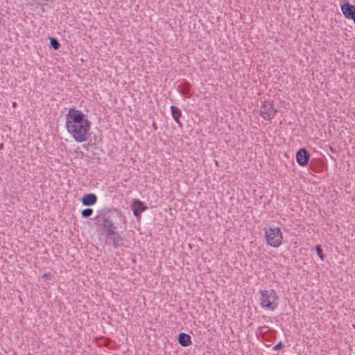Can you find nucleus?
Here are the masks:
<instances>
[{"mask_svg":"<svg viewBox=\"0 0 355 355\" xmlns=\"http://www.w3.org/2000/svg\"><path fill=\"white\" fill-rule=\"evenodd\" d=\"M91 122L86 116L74 107L69 108L66 115V128L77 142L87 140V134L90 129Z\"/></svg>","mask_w":355,"mask_h":355,"instance_id":"1","label":"nucleus"},{"mask_svg":"<svg viewBox=\"0 0 355 355\" xmlns=\"http://www.w3.org/2000/svg\"><path fill=\"white\" fill-rule=\"evenodd\" d=\"M148 207L145 205L144 202L142 201L135 199L132 202V209L133 211L134 215L137 218H139L141 216V214L145 211Z\"/></svg>","mask_w":355,"mask_h":355,"instance_id":"8","label":"nucleus"},{"mask_svg":"<svg viewBox=\"0 0 355 355\" xmlns=\"http://www.w3.org/2000/svg\"><path fill=\"white\" fill-rule=\"evenodd\" d=\"M341 10L347 19H351L355 14V6L349 4L348 2L345 3L341 6Z\"/></svg>","mask_w":355,"mask_h":355,"instance_id":"9","label":"nucleus"},{"mask_svg":"<svg viewBox=\"0 0 355 355\" xmlns=\"http://www.w3.org/2000/svg\"><path fill=\"white\" fill-rule=\"evenodd\" d=\"M178 340L179 344L182 347H188L192 343L191 336L183 332L179 334Z\"/></svg>","mask_w":355,"mask_h":355,"instance_id":"10","label":"nucleus"},{"mask_svg":"<svg viewBox=\"0 0 355 355\" xmlns=\"http://www.w3.org/2000/svg\"><path fill=\"white\" fill-rule=\"evenodd\" d=\"M4 147V145L3 143L0 144V150H2Z\"/></svg>","mask_w":355,"mask_h":355,"instance_id":"21","label":"nucleus"},{"mask_svg":"<svg viewBox=\"0 0 355 355\" xmlns=\"http://www.w3.org/2000/svg\"><path fill=\"white\" fill-rule=\"evenodd\" d=\"M12 107H15L17 106V103L16 102H13L12 103Z\"/></svg>","mask_w":355,"mask_h":355,"instance_id":"22","label":"nucleus"},{"mask_svg":"<svg viewBox=\"0 0 355 355\" xmlns=\"http://www.w3.org/2000/svg\"><path fill=\"white\" fill-rule=\"evenodd\" d=\"M105 238L109 240V244L112 245L114 248L123 246V239L117 231H114L113 234H105Z\"/></svg>","mask_w":355,"mask_h":355,"instance_id":"7","label":"nucleus"},{"mask_svg":"<svg viewBox=\"0 0 355 355\" xmlns=\"http://www.w3.org/2000/svg\"><path fill=\"white\" fill-rule=\"evenodd\" d=\"M153 128L155 130H157V126L155 122L153 123Z\"/></svg>","mask_w":355,"mask_h":355,"instance_id":"19","label":"nucleus"},{"mask_svg":"<svg viewBox=\"0 0 355 355\" xmlns=\"http://www.w3.org/2000/svg\"><path fill=\"white\" fill-rule=\"evenodd\" d=\"M171 111L173 119L175 121L176 123L180 125L181 123L180 121V118L182 116V112L180 110V108L176 106L172 105L171 106Z\"/></svg>","mask_w":355,"mask_h":355,"instance_id":"13","label":"nucleus"},{"mask_svg":"<svg viewBox=\"0 0 355 355\" xmlns=\"http://www.w3.org/2000/svg\"><path fill=\"white\" fill-rule=\"evenodd\" d=\"M60 46H50L51 48H53L55 50H57L60 48Z\"/></svg>","mask_w":355,"mask_h":355,"instance_id":"20","label":"nucleus"},{"mask_svg":"<svg viewBox=\"0 0 355 355\" xmlns=\"http://www.w3.org/2000/svg\"><path fill=\"white\" fill-rule=\"evenodd\" d=\"M93 209L91 208H86L81 211V215L83 218H89L93 214Z\"/></svg>","mask_w":355,"mask_h":355,"instance_id":"14","label":"nucleus"},{"mask_svg":"<svg viewBox=\"0 0 355 355\" xmlns=\"http://www.w3.org/2000/svg\"><path fill=\"white\" fill-rule=\"evenodd\" d=\"M50 40V44H60L57 39L53 37H49L48 38Z\"/></svg>","mask_w":355,"mask_h":355,"instance_id":"17","label":"nucleus"},{"mask_svg":"<svg viewBox=\"0 0 355 355\" xmlns=\"http://www.w3.org/2000/svg\"><path fill=\"white\" fill-rule=\"evenodd\" d=\"M261 306L262 308L275 310L278 306V297L276 292L271 290L261 291Z\"/></svg>","mask_w":355,"mask_h":355,"instance_id":"3","label":"nucleus"},{"mask_svg":"<svg viewBox=\"0 0 355 355\" xmlns=\"http://www.w3.org/2000/svg\"><path fill=\"white\" fill-rule=\"evenodd\" d=\"M97 201V197L94 193L85 194L82 198V203L85 206H92Z\"/></svg>","mask_w":355,"mask_h":355,"instance_id":"11","label":"nucleus"},{"mask_svg":"<svg viewBox=\"0 0 355 355\" xmlns=\"http://www.w3.org/2000/svg\"><path fill=\"white\" fill-rule=\"evenodd\" d=\"M315 250L320 259L323 261L324 259L325 256L322 252V247L320 245H317L315 247Z\"/></svg>","mask_w":355,"mask_h":355,"instance_id":"15","label":"nucleus"},{"mask_svg":"<svg viewBox=\"0 0 355 355\" xmlns=\"http://www.w3.org/2000/svg\"><path fill=\"white\" fill-rule=\"evenodd\" d=\"M267 243L274 248L279 247L283 240L282 234L279 227H274L265 230Z\"/></svg>","mask_w":355,"mask_h":355,"instance_id":"4","label":"nucleus"},{"mask_svg":"<svg viewBox=\"0 0 355 355\" xmlns=\"http://www.w3.org/2000/svg\"><path fill=\"white\" fill-rule=\"evenodd\" d=\"M310 159V153L306 148H300L296 153V161L301 166L307 165Z\"/></svg>","mask_w":355,"mask_h":355,"instance_id":"6","label":"nucleus"},{"mask_svg":"<svg viewBox=\"0 0 355 355\" xmlns=\"http://www.w3.org/2000/svg\"><path fill=\"white\" fill-rule=\"evenodd\" d=\"M283 347V344H282V341H279L277 344H276L272 349L275 350V351H277V350H279L282 348Z\"/></svg>","mask_w":355,"mask_h":355,"instance_id":"16","label":"nucleus"},{"mask_svg":"<svg viewBox=\"0 0 355 355\" xmlns=\"http://www.w3.org/2000/svg\"><path fill=\"white\" fill-rule=\"evenodd\" d=\"M179 92L184 96L189 97L190 92V84L187 82H182L178 85Z\"/></svg>","mask_w":355,"mask_h":355,"instance_id":"12","label":"nucleus"},{"mask_svg":"<svg viewBox=\"0 0 355 355\" xmlns=\"http://www.w3.org/2000/svg\"><path fill=\"white\" fill-rule=\"evenodd\" d=\"M42 276L44 278L49 279L51 277V273H44Z\"/></svg>","mask_w":355,"mask_h":355,"instance_id":"18","label":"nucleus"},{"mask_svg":"<svg viewBox=\"0 0 355 355\" xmlns=\"http://www.w3.org/2000/svg\"><path fill=\"white\" fill-rule=\"evenodd\" d=\"M277 110L274 107L273 103L265 101L260 107V115L265 120H270L275 117Z\"/></svg>","mask_w":355,"mask_h":355,"instance_id":"5","label":"nucleus"},{"mask_svg":"<svg viewBox=\"0 0 355 355\" xmlns=\"http://www.w3.org/2000/svg\"><path fill=\"white\" fill-rule=\"evenodd\" d=\"M125 222V217L122 212L116 209L114 212H107L100 216L99 225L102 226L105 234H113L114 231L118 230L117 220Z\"/></svg>","mask_w":355,"mask_h":355,"instance_id":"2","label":"nucleus"}]
</instances>
